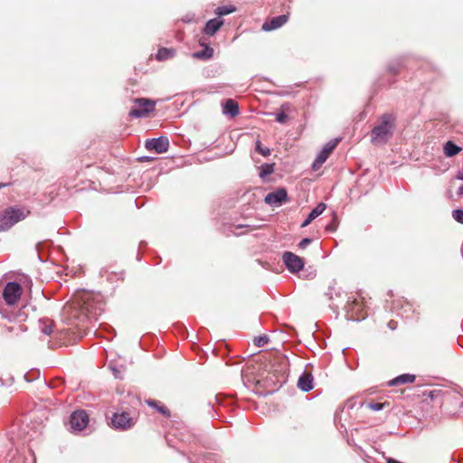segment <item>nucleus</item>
Wrapping results in <instances>:
<instances>
[{"label":"nucleus","instance_id":"nucleus-1","mask_svg":"<svg viewBox=\"0 0 463 463\" xmlns=\"http://www.w3.org/2000/svg\"><path fill=\"white\" fill-rule=\"evenodd\" d=\"M104 306L101 295L81 291L64 306L63 315L68 324L79 330V334H87L89 325L98 320Z\"/></svg>","mask_w":463,"mask_h":463},{"label":"nucleus","instance_id":"nucleus-2","mask_svg":"<svg viewBox=\"0 0 463 463\" xmlns=\"http://www.w3.org/2000/svg\"><path fill=\"white\" fill-rule=\"evenodd\" d=\"M396 118L390 113H385L380 118L371 132V142L373 145H384L392 137L395 129Z\"/></svg>","mask_w":463,"mask_h":463},{"label":"nucleus","instance_id":"nucleus-3","mask_svg":"<svg viewBox=\"0 0 463 463\" xmlns=\"http://www.w3.org/2000/svg\"><path fill=\"white\" fill-rule=\"evenodd\" d=\"M28 213L15 208H8L4 211L0 213V232L7 231L18 222L25 219Z\"/></svg>","mask_w":463,"mask_h":463},{"label":"nucleus","instance_id":"nucleus-4","mask_svg":"<svg viewBox=\"0 0 463 463\" xmlns=\"http://www.w3.org/2000/svg\"><path fill=\"white\" fill-rule=\"evenodd\" d=\"M364 307V305L362 301L355 298L349 297L345 305L346 316L352 320H363L366 317Z\"/></svg>","mask_w":463,"mask_h":463},{"label":"nucleus","instance_id":"nucleus-5","mask_svg":"<svg viewBox=\"0 0 463 463\" xmlns=\"http://www.w3.org/2000/svg\"><path fill=\"white\" fill-rule=\"evenodd\" d=\"M135 103L137 107L131 109L129 116L136 118L146 117L147 114L154 111L156 106L154 100L146 98L137 99Z\"/></svg>","mask_w":463,"mask_h":463},{"label":"nucleus","instance_id":"nucleus-6","mask_svg":"<svg viewBox=\"0 0 463 463\" xmlns=\"http://www.w3.org/2000/svg\"><path fill=\"white\" fill-rule=\"evenodd\" d=\"M22 288L17 282H8L3 291V297L7 305H14L21 297Z\"/></svg>","mask_w":463,"mask_h":463},{"label":"nucleus","instance_id":"nucleus-7","mask_svg":"<svg viewBox=\"0 0 463 463\" xmlns=\"http://www.w3.org/2000/svg\"><path fill=\"white\" fill-rule=\"evenodd\" d=\"M282 260L291 273H298L304 268V260L299 256L290 252L285 251L282 255Z\"/></svg>","mask_w":463,"mask_h":463},{"label":"nucleus","instance_id":"nucleus-8","mask_svg":"<svg viewBox=\"0 0 463 463\" xmlns=\"http://www.w3.org/2000/svg\"><path fill=\"white\" fill-rule=\"evenodd\" d=\"M339 142V138H335L333 140H330L324 146L323 149L319 152L312 165L314 170H317L321 167V165L326 161L329 155L336 147Z\"/></svg>","mask_w":463,"mask_h":463},{"label":"nucleus","instance_id":"nucleus-9","mask_svg":"<svg viewBox=\"0 0 463 463\" xmlns=\"http://www.w3.org/2000/svg\"><path fill=\"white\" fill-rule=\"evenodd\" d=\"M288 201V192L283 187L269 193L264 198V202L270 206H280Z\"/></svg>","mask_w":463,"mask_h":463},{"label":"nucleus","instance_id":"nucleus-10","mask_svg":"<svg viewBox=\"0 0 463 463\" xmlns=\"http://www.w3.org/2000/svg\"><path fill=\"white\" fill-rule=\"evenodd\" d=\"M112 424L115 429L127 430L134 426L135 419L126 411L114 413L112 417Z\"/></svg>","mask_w":463,"mask_h":463},{"label":"nucleus","instance_id":"nucleus-11","mask_svg":"<svg viewBox=\"0 0 463 463\" xmlns=\"http://www.w3.org/2000/svg\"><path fill=\"white\" fill-rule=\"evenodd\" d=\"M89 416L84 411H76L70 417V425L74 431H80L87 426Z\"/></svg>","mask_w":463,"mask_h":463},{"label":"nucleus","instance_id":"nucleus-12","mask_svg":"<svg viewBox=\"0 0 463 463\" xmlns=\"http://www.w3.org/2000/svg\"><path fill=\"white\" fill-rule=\"evenodd\" d=\"M145 146L147 150H154L158 154L165 153L169 148V140L166 137L150 138L146 141Z\"/></svg>","mask_w":463,"mask_h":463},{"label":"nucleus","instance_id":"nucleus-13","mask_svg":"<svg viewBox=\"0 0 463 463\" xmlns=\"http://www.w3.org/2000/svg\"><path fill=\"white\" fill-rule=\"evenodd\" d=\"M288 20V16L287 14H281L278 16H274L269 21H266L262 24V30L269 32L272 30H276L285 24Z\"/></svg>","mask_w":463,"mask_h":463},{"label":"nucleus","instance_id":"nucleus-14","mask_svg":"<svg viewBox=\"0 0 463 463\" xmlns=\"http://www.w3.org/2000/svg\"><path fill=\"white\" fill-rule=\"evenodd\" d=\"M313 375L311 373H308L307 371H304L302 373V374L299 376L298 378V387L307 392H309L313 389L314 387V384H313Z\"/></svg>","mask_w":463,"mask_h":463},{"label":"nucleus","instance_id":"nucleus-15","mask_svg":"<svg viewBox=\"0 0 463 463\" xmlns=\"http://www.w3.org/2000/svg\"><path fill=\"white\" fill-rule=\"evenodd\" d=\"M223 24L221 18H213L209 20L203 29V33L208 35H213Z\"/></svg>","mask_w":463,"mask_h":463},{"label":"nucleus","instance_id":"nucleus-16","mask_svg":"<svg viewBox=\"0 0 463 463\" xmlns=\"http://www.w3.org/2000/svg\"><path fill=\"white\" fill-rule=\"evenodd\" d=\"M326 204L324 203H319L307 215V219L303 222L302 227H306L311 223L313 220L318 217L323 212L326 210Z\"/></svg>","mask_w":463,"mask_h":463},{"label":"nucleus","instance_id":"nucleus-17","mask_svg":"<svg viewBox=\"0 0 463 463\" xmlns=\"http://www.w3.org/2000/svg\"><path fill=\"white\" fill-rule=\"evenodd\" d=\"M415 379H416V376L414 374L404 373V374H401V375L395 377L394 379L391 380L388 383V385L389 386H397L400 384L411 383H413L415 381Z\"/></svg>","mask_w":463,"mask_h":463},{"label":"nucleus","instance_id":"nucleus-18","mask_svg":"<svg viewBox=\"0 0 463 463\" xmlns=\"http://www.w3.org/2000/svg\"><path fill=\"white\" fill-rule=\"evenodd\" d=\"M146 403L148 406L156 410L160 414H162L165 418H169L171 416V413H170V411L168 410V408L165 405H164L163 403H161L160 402L148 399L146 401Z\"/></svg>","mask_w":463,"mask_h":463},{"label":"nucleus","instance_id":"nucleus-19","mask_svg":"<svg viewBox=\"0 0 463 463\" xmlns=\"http://www.w3.org/2000/svg\"><path fill=\"white\" fill-rule=\"evenodd\" d=\"M223 113L234 117L239 114V106L237 102L229 99L223 105Z\"/></svg>","mask_w":463,"mask_h":463},{"label":"nucleus","instance_id":"nucleus-20","mask_svg":"<svg viewBox=\"0 0 463 463\" xmlns=\"http://www.w3.org/2000/svg\"><path fill=\"white\" fill-rule=\"evenodd\" d=\"M461 151V147L452 141H447L444 145V154L446 156L451 157L458 155Z\"/></svg>","mask_w":463,"mask_h":463},{"label":"nucleus","instance_id":"nucleus-21","mask_svg":"<svg viewBox=\"0 0 463 463\" xmlns=\"http://www.w3.org/2000/svg\"><path fill=\"white\" fill-rule=\"evenodd\" d=\"M213 55V49L209 46H205L202 51L196 52L194 53V57H195L197 59H202V60H208V59L212 58Z\"/></svg>","mask_w":463,"mask_h":463},{"label":"nucleus","instance_id":"nucleus-22","mask_svg":"<svg viewBox=\"0 0 463 463\" xmlns=\"http://www.w3.org/2000/svg\"><path fill=\"white\" fill-rule=\"evenodd\" d=\"M174 54L175 51L173 49L160 48L156 55V58L158 61H165L169 58H172Z\"/></svg>","mask_w":463,"mask_h":463},{"label":"nucleus","instance_id":"nucleus-23","mask_svg":"<svg viewBox=\"0 0 463 463\" xmlns=\"http://www.w3.org/2000/svg\"><path fill=\"white\" fill-rule=\"evenodd\" d=\"M41 331L47 335H50L52 333L53 324L52 321L48 319H40Z\"/></svg>","mask_w":463,"mask_h":463},{"label":"nucleus","instance_id":"nucleus-24","mask_svg":"<svg viewBox=\"0 0 463 463\" xmlns=\"http://www.w3.org/2000/svg\"><path fill=\"white\" fill-rule=\"evenodd\" d=\"M234 11H235V7H233L232 5L231 6L222 5V6L217 7V9L215 10V13L219 16H222V15L232 14Z\"/></svg>","mask_w":463,"mask_h":463},{"label":"nucleus","instance_id":"nucleus-25","mask_svg":"<svg viewBox=\"0 0 463 463\" xmlns=\"http://www.w3.org/2000/svg\"><path fill=\"white\" fill-rule=\"evenodd\" d=\"M272 172H273V165L264 164L261 165L260 176L263 178L265 175H270Z\"/></svg>","mask_w":463,"mask_h":463},{"label":"nucleus","instance_id":"nucleus-26","mask_svg":"<svg viewBox=\"0 0 463 463\" xmlns=\"http://www.w3.org/2000/svg\"><path fill=\"white\" fill-rule=\"evenodd\" d=\"M256 150L262 156H268L270 154V150L268 147H262L260 141L256 142Z\"/></svg>","mask_w":463,"mask_h":463},{"label":"nucleus","instance_id":"nucleus-27","mask_svg":"<svg viewBox=\"0 0 463 463\" xmlns=\"http://www.w3.org/2000/svg\"><path fill=\"white\" fill-rule=\"evenodd\" d=\"M269 341L268 336L266 335H260L258 337H255L254 339V345L258 347L264 346Z\"/></svg>","mask_w":463,"mask_h":463},{"label":"nucleus","instance_id":"nucleus-28","mask_svg":"<svg viewBox=\"0 0 463 463\" xmlns=\"http://www.w3.org/2000/svg\"><path fill=\"white\" fill-rule=\"evenodd\" d=\"M452 217L459 223L463 224V210L456 209L452 211Z\"/></svg>","mask_w":463,"mask_h":463},{"label":"nucleus","instance_id":"nucleus-29","mask_svg":"<svg viewBox=\"0 0 463 463\" xmlns=\"http://www.w3.org/2000/svg\"><path fill=\"white\" fill-rule=\"evenodd\" d=\"M401 70V63L400 62H393L389 64L388 66V71L392 74H397Z\"/></svg>","mask_w":463,"mask_h":463},{"label":"nucleus","instance_id":"nucleus-30","mask_svg":"<svg viewBox=\"0 0 463 463\" xmlns=\"http://www.w3.org/2000/svg\"><path fill=\"white\" fill-rule=\"evenodd\" d=\"M385 403L382 402H370L367 404V407L370 408L372 411H378L383 409Z\"/></svg>","mask_w":463,"mask_h":463},{"label":"nucleus","instance_id":"nucleus-31","mask_svg":"<svg viewBox=\"0 0 463 463\" xmlns=\"http://www.w3.org/2000/svg\"><path fill=\"white\" fill-rule=\"evenodd\" d=\"M288 119V115L285 112L278 113L276 116V121L279 123H285Z\"/></svg>","mask_w":463,"mask_h":463},{"label":"nucleus","instance_id":"nucleus-32","mask_svg":"<svg viewBox=\"0 0 463 463\" xmlns=\"http://www.w3.org/2000/svg\"><path fill=\"white\" fill-rule=\"evenodd\" d=\"M312 242V240L310 238H304L303 240H301L298 243V247L300 249H305L306 247H307L310 243Z\"/></svg>","mask_w":463,"mask_h":463},{"label":"nucleus","instance_id":"nucleus-33","mask_svg":"<svg viewBox=\"0 0 463 463\" xmlns=\"http://www.w3.org/2000/svg\"><path fill=\"white\" fill-rule=\"evenodd\" d=\"M388 325H389V327L392 330L395 329V327H396V323L392 320L390 321Z\"/></svg>","mask_w":463,"mask_h":463},{"label":"nucleus","instance_id":"nucleus-34","mask_svg":"<svg viewBox=\"0 0 463 463\" xmlns=\"http://www.w3.org/2000/svg\"><path fill=\"white\" fill-rule=\"evenodd\" d=\"M326 230L334 232L335 230V227L333 224H329L326 226Z\"/></svg>","mask_w":463,"mask_h":463},{"label":"nucleus","instance_id":"nucleus-35","mask_svg":"<svg viewBox=\"0 0 463 463\" xmlns=\"http://www.w3.org/2000/svg\"><path fill=\"white\" fill-rule=\"evenodd\" d=\"M458 195H462L463 194V184L461 186H459V188L458 189Z\"/></svg>","mask_w":463,"mask_h":463},{"label":"nucleus","instance_id":"nucleus-36","mask_svg":"<svg viewBox=\"0 0 463 463\" xmlns=\"http://www.w3.org/2000/svg\"><path fill=\"white\" fill-rule=\"evenodd\" d=\"M458 179L463 180V171L457 175Z\"/></svg>","mask_w":463,"mask_h":463},{"label":"nucleus","instance_id":"nucleus-37","mask_svg":"<svg viewBox=\"0 0 463 463\" xmlns=\"http://www.w3.org/2000/svg\"><path fill=\"white\" fill-rule=\"evenodd\" d=\"M8 184H5V183H0V189L3 188V187H5L7 186Z\"/></svg>","mask_w":463,"mask_h":463},{"label":"nucleus","instance_id":"nucleus-38","mask_svg":"<svg viewBox=\"0 0 463 463\" xmlns=\"http://www.w3.org/2000/svg\"><path fill=\"white\" fill-rule=\"evenodd\" d=\"M3 317H6L7 319L11 320V317L5 315H3Z\"/></svg>","mask_w":463,"mask_h":463},{"label":"nucleus","instance_id":"nucleus-39","mask_svg":"<svg viewBox=\"0 0 463 463\" xmlns=\"http://www.w3.org/2000/svg\"><path fill=\"white\" fill-rule=\"evenodd\" d=\"M207 459H211V456H207V457L205 458V460H207Z\"/></svg>","mask_w":463,"mask_h":463}]
</instances>
